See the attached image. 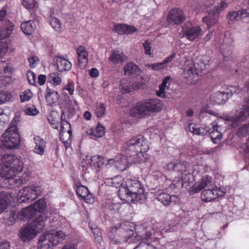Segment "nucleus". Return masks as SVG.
<instances>
[{
  "label": "nucleus",
  "mask_w": 249,
  "mask_h": 249,
  "mask_svg": "<svg viewBox=\"0 0 249 249\" xmlns=\"http://www.w3.org/2000/svg\"><path fill=\"white\" fill-rule=\"evenodd\" d=\"M2 145L8 149L16 148L19 143V136L16 125H11L2 134Z\"/></svg>",
  "instance_id": "obj_7"
},
{
  "label": "nucleus",
  "mask_w": 249,
  "mask_h": 249,
  "mask_svg": "<svg viewBox=\"0 0 249 249\" xmlns=\"http://www.w3.org/2000/svg\"><path fill=\"white\" fill-rule=\"evenodd\" d=\"M45 147L46 145H36L34 151L37 154L42 155L44 153Z\"/></svg>",
  "instance_id": "obj_48"
},
{
  "label": "nucleus",
  "mask_w": 249,
  "mask_h": 249,
  "mask_svg": "<svg viewBox=\"0 0 249 249\" xmlns=\"http://www.w3.org/2000/svg\"><path fill=\"white\" fill-rule=\"evenodd\" d=\"M52 234L56 235L57 239L59 240L61 243L65 239L66 236L65 233L61 231H56L55 230H52Z\"/></svg>",
  "instance_id": "obj_47"
},
{
  "label": "nucleus",
  "mask_w": 249,
  "mask_h": 249,
  "mask_svg": "<svg viewBox=\"0 0 249 249\" xmlns=\"http://www.w3.org/2000/svg\"><path fill=\"white\" fill-rule=\"evenodd\" d=\"M157 199L165 206L168 205L171 203L170 196L166 193H162L158 195Z\"/></svg>",
  "instance_id": "obj_34"
},
{
  "label": "nucleus",
  "mask_w": 249,
  "mask_h": 249,
  "mask_svg": "<svg viewBox=\"0 0 249 249\" xmlns=\"http://www.w3.org/2000/svg\"><path fill=\"white\" fill-rule=\"evenodd\" d=\"M62 249H76V246L73 244H68L64 246Z\"/></svg>",
  "instance_id": "obj_64"
},
{
  "label": "nucleus",
  "mask_w": 249,
  "mask_h": 249,
  "mask_svg": "<svg viewBox=\"0 0 249 249\" xmlns=\"http://www.w3.org/2000/svg\"><path fill=\"white\" fill-rule=\"evenodd\" d=\"M151 43L149 42L148 41H145V42L143 43V46L144 49L145 53L147 55L151 54Z\"/></svg>",
  "instance_id": "obj_50"
},
{
  "label": "nucleus",
  "mask_w": 249,
  "mask_h": 249,
  "mask_svg": "<svg viewBox=\"0 0 249 249\" xmlns=\"http://www.w3.org/2000/svg\"><path fill=\"white\" fill-rule=\"evenodd\" d=\"M142 85V83L140 82H134L132 84V88L135 90H137L140 89Z\"/></svg>",
  "instance_id": "obj_61"
},
{
  "label": "nucleus",
  "mask_w": 249,
  "mask_h": 249,
  "mask_svg": "<svg viewBox=\"0 0 249 249\" xmlns=\"http://www.w3.org/2000/svg\"><path fill=\"white\" fill-rule=\"evenodd\" d=\"M64 89L68 90L70 94L72 95L74 92V85L73 83L68 84L64 88Z\"/></svg>",
  "instance_id": "obj_55"
},
{
  "label": "nucleus",
  "mask_w": 249,
  "mask_h": 249,
  "mask_svg": "<svg viewBox=\"0 0 249 249\" xmlns=\"http://www.w3.org/2000/svg\"><path fill=\"white\" fill-rule=\"evenodd\" d=\"M90 160L91 161L94 162V166L96 165L99 168L104 165V160L103 157L101 156H92Z\"/></svg>",
  "instance_id": "obj_36"
},
{
  "label": "nucleus",
  "mask_w": 249,
  "mask_h": 249,
  "mask_svg": "<svg viewBox=\"0 0 249 249\" xmlns=\"http://www.w3.org/2000/svg\"><path fill=\"white\" fill-rule=\"evenodd\" d=\"M11 196L9 193L0 192V213H1L7 207L10 202Z\"/></svg>",
  "instance_id": "obj_25"
},
{
  "label": "nucleus",
  "mask_w": 249,
  "mask_h": 249,
  "mask_svg": "<svg viewBox=\"0 0 249 249\" xmlns=\"http://www.w3.org/2000/svg\"><path fill=\"white\" fill-rule=\"evenodd\" d=\"M98 133H99V136L102 137L105 134V128L100 124L98 125L95 128Z\"/></svg>",
  "instance_id": "obj_60"
},
{
  "label": "nucleus",
  "mask_w": 249,
  "mask_h": 249,
  "mask_svg": "<svg viewBox=\"0 0 249 249\" xmlns=\"http://www.w3.org/2000/svg\"><path fill=\"white\" fill-rule=\"evenodd\" d=\"M170 79V77L167 76L164 78L162 81L161 84H160L159 86V89L161 91H164L165 89V88L166 87V84L168 82Z\"/></svg>",
  "instance_id": "obj_53"
},
{
  "label": "nucleus",
  "mask_w": 249,
  "mask_h": 249,
  "mask_svg": "<svg viewBox=\"0 0 249 249\" xmlns=\"http://www.w3.org/2000/svg\"><path fill=\"white\" fill-rule=\"evenodd\" d=\"M22 4L27 9H32L35 8L36 4L35 0H22Z\"/></svg>",
  "instance_id": "obj_41"
},
{
  "label": "nucleus",
  "mask_w": 249,
  "mask_h": 249,
  "mask_svg": "<svg viewBox=\"0 0 249 249\" xmlns=\"http://www.w3.org/2000/svg\"><path fill=\"white\" fill-rule=\"evenodd\" d=\"M41 192L40 186H28L19 191L18 196L22 202L32 201L37 198Z\"/></svg>",
  "instance_id": "obj_8"
},
{
  "label": "nucleus",
  "mask_w": 249,
  "mask_h": 249,
  "mask_svg": "<svg viewBox=\"0 0 249 249\" xmlns=\"http://www.w3.org/2000/svg\"><path fill=\"white\" fill-rule=\"evenodd\" d=\"M46 80V77L45 75L41 74L38 77V83L41 86L45 84Z\"/></svg>",
  "instance_id": "obj_59"
},
{
  "label": "nucleus",
  "mask_w": 249,
  "mask_h": 249,
  "mask_svg": "<svg viewBox=\"0 0 249 249\" xmlns=\"http://www.w3.org/2000/svg\"><path fill=\"white\" fill-rule=\"evenodd\" d=\"M45 97L48 104L50 106H52L58 101L59 95L57 92L49 88H47L46 91Z\"/></svg>",
  "instance_id": "obj_24"
},
{
  "label": "nucleus",
  "mask_w": 249,
  "mask_h": 249,
  "mask_svg": "<svg viewBox=\"0 0 249 249\" xmlns=\"http://www.w3.org/2000/svg\"><path fill=\"white\" fill-rule=\"evenodd\" d=\"M89 134L92 135L96 138H100L101 136H99V133H98L97 130L95 129H91L90 130Z\"/></svg>",
  "instance_id": "obj_63"
},
{
  "label": "nucleus",
  "mask_w": 249,
  "mask_h": 249,
  "mask_svg": "<svg viewBox=\"0 0 249 249\" xmlns=\"http://www.w3.org/2000/svg\"><path fill=\"white\" fill-rule=\"evenodd\" d=\"M57 70L60 72L68 71L71 68V63L63 56H56Z\"/></svg>",
  "instance_id": "obj_20"
},
{
  "label": "nucleus",
  "mask_w": 249,
  "mask_h": 249,
  "mask_svg": "<svg viewBox=\"0 0 249 249\" xmlns=\"http://www.w3.org/2000/svg\"><path fill=\"white\" fill-rule=\"evenodd\" d=\"M245 103L243 106V110L238 113L234 117H232L230 120L234 124H237L239 122L245 120L249 116V98H246Z\"/></svg>",
  "instance_id": "obj_13"
},
{
  "label": "nucleus",
  "mask_w": 249,
  "mask_h": 249,
  "mask_svg": "<svg viewBox=\"0 0 249 249\" xmlns=\"http://www.w3.org/2000/svg\"><path fill=\"white\" fill-rule=\"evenodd\" d=\"M37 218H35L27 225L22 227L19 233V237L24 241H29L36 236L45 225L47 219L46 214H39Z\"/></svg>",
  "instance_id": "obj_5"
},
{
  "label": "nucleus",
  "mask_w": 249,
  "mask_h": 249,
  "mask_svg": "<svg viewBox=\"0 0 249 249\" xmlns=\"http://www.w3.org/2000/svg\"><path fill=\"white\" fill-rule=\"evenodd\" d=\"M76 193L78 196L81 197L86 203H90L92 199V194L88 188L84 185H80L76 189Z\"/></svg>",
  "instance_id": "obj_18"
},
{
  "label": "nucleus",
  "mask_w": 249,
  "mask_h": 249,
  "mask_svg": "<svg viewBox=\"0 0 249 249\" xmlns=\"http://www.w3.org/2000/svg\"><path fill=\"white\" fill-rule=\"evenodd\" d=\"M182 31L185 36L190 41H194L201 36V29L200 27L193 26L190 23L184 25Z\"/></svg>",
  "instance_id": "obj_12"
},
{
  "label": "nucleus",
  "mask_w": 249,
  "mask_h": 249,
  "mask_svg": "<svg viewBox=\"0 0 249 249\" xmlns=\"http://www.w3.org/2000/svg\"><path fill=\"white\" fill-rule=\"evenodd\" d=\"M249 17V13L246 9H241L238 11H232L228 13L227 18L231 21L242 20Z\"/></svg>",
  "instance_id": "obj_15"
},
{
  "label": "nucleus",
  "mask_w": 249,
  "mask_h": 249,
  "mask_svg": "<svg viewBox=\"0 0 249 249\" xmlns=\"http://www.w3.org/2000/svg\"><path fill=\"white\" fill-rule=\"evenodd\" d=\"M118 195L121 199L133 203L142 202L146 198L142 185L136 179L127 180L125 186L120 187Z\"/></svg>",
  "instance_id": "obj_3"
},
{
  "label": "nucleus",
  "mask_w": 249,
  "mask_h": 249,
  "mask_svg": "<svg viewBox=\"0 0 249 249\" xmlns=\"http://www.w3.org/2000/svg\"><path fill=\"white\" fill-rule=\"evenodd\" d=\"M191 74H198V71L196 69L195 65L193 64L184 68V75L185 78H188Z\"/></svg>",
  "instance_id": "obj_31"
},
{
  "label": "nucleus",
  "mask_w": 249,
  "mask_h": 249,
  "mask_svg": "<svg viewBox=\"0 0 249 249\" xmlns=\"http://www.w3.org/2000/svg\"><path fill=\"white\" fill-rule=\"evenodd\" d=\"M186 15L183 11L179 8L171 9L167 15L166 21L168 25H179L186 19Z\"/></svg>",
  "instance_id": "obj_11"
},
{
  "label": "nucleus",
  "mask_w": 249,
  "mask_h": 249,
  "mask_svg": "<svg viewBox=\"0 0 249 249\" xmlns=\"http://www.w3.org/2000/svg\"><path fill=\"white\" fill-rule=\"evenodd\" d=\"M189 130L194 134L197 135H204L207 133V131L203 127H198L196 124H191L189 126Z\"/></svg>",
  "instance_id": "obj_33"
},
{
  "label": "nucleus",
  "mask_w": 249,
  "mask_h": 249,
  "mask_svg": "<svg viewBox=\"0 0 249 249\" xmlns=\"http://www.w3.org/2000/svg\"><path fill=\"white\" fill-rule=\"evenodd\" d=\"M229 98L228 94L225 92H216L211 95L210 101L217 105L225 104Z\"/></svg>",
  "instance_id": "obj_17"
},
{
  "label": "nucleus",
  "mask_w": 249,
  "mask_h": 249,
  "mask_svg": "<svg viewBox=\"0 0 249 249\" xmlns=\"http://www.w3.org/2000/svg\"><path fill=\"white\" fill-rule=\"evenodd\" d=\"M28 61L30 63V66L32 67H33L36 62L38 60L36 56H32L28 59Z\"/></svg>",
  "instance_id": "obj_62"
},
{
  "label": "nucleus",
  "mask_w": 249,
  "mask_h": 249,
  "mask_svg": "<svg viewBox=\"0 0 249 249\" xmlns=\"http://www.w3.org/2000/svg\"><path fill=\"white\" fill-rule=\"evenodd\" d=\"M115 166L120 171H123L129 166L128 158L125 156L118 155L115 157Z\"/></svg>",
  "instance_id": "obj_21"
},
{
  "label": "nucleus",
  "mask_w": 249,
  "mask_h": 249,
  "mask_svg": "<svg viewBox=\"0 0 249 249\" xmlns=\"http://www.w3.org/2000/svg\"><path fill=\"white\" fill-rule=\"evenodd\" d=\"M241 89L237 86H230L228 91L226 92L228 94V96L231 97L233 94H238L241 92Z\"/></svg>",
  "instance_id": "obj_43"
},
{
  "label": "nucleus",
  "mask_w": 249,
  "mask_h": 249,
  "mask_svg": "<svg viewBox=\"0 0 249 249\" xmlns=\"http://www.w3.org/2000/svg\"><path fill=\"white\" fill-rule=\"evenodd\" d=\"M114 29L120 35L130 34L137 31L134 26L125 24L116 25L114 26Z\"/></svg>",
  "instance_id": "obj_26"
},
{
  "label": "nucleus",
  "mask_w": 249,
  "mask_h": 249,
  "mask_svg": "<svg viewBox=\"0 0 249 249\" xmlns=\"http://www.w3.org/2000/svg\"><path fill=\"white\" fill-rule=\"evenodd\" d=\"M106 107L104 104L99 103L97 105L95 113L98 117H102L105 113Z\"/></svg>",
  "instance_id": "obj_40"
},
{
  "label": "nucleus",
  "mask_w": 249,
  "mask_h": 249,
  "mask_svg": "<svg viewBox=\"0 0 249 249\" xmlns=\"http://www.w3.org/2000/svg\"><path fill=\"white\" fill-rule=\"evenodd\" d=\"M25 113L28 115H36L38 111L34 106L27 107L24 109Z\"/></svg>",
  "instance_id": "obj_45"
},
{
  "label": "nucleus",
  "mask_w": 249,
  "mask_h": 249,
  "mask_svg": "<svg viewBox=\"0 0 249 249\" xmlns=\"http://www.w3.org/2000/svg\"><path fill=\"white\" fill-rule=\"evenodd\" d=\"M129 225L130 223L128 222H123L120 224L118 231L123 233L119 238L112 237V232L110 233L109 236L113 244L127 242L129 244L136 245L133 249H157L154 244L145 242L144 239L137 234L134 235L133 231L127 228Z\"/></svg>",
  "instance_id": "obj_2"
},
{
  "label": "nucleus",
  "mask_w": 249,
  "mask_h": 249,
  "mask_svg": "<svg viewBox=\"0 0 249 249\" xmlns=\"http://www.w3.org/2000/svg\"><path fill=\"white\" fill-rule=\"evenodd\" d=\"M21 28L25 34L31 35L35 30L36 22L33 20L23 22L21 24Z\"/></svg>",
  "instance_id": "obj_29"
},
{
  "label": "nucleus",
  "mask_w": 249,
  "mask_h": 249,
  "mask_svg": "<svg viewBox=\"0 0 249 249\" xmlns=\"http://www.w3.org/2000/svg\"><path fill=\"white\" fill-rule=\"evenodd\" d=\"M89 74L91 77H97L99 75V71L96 68H92L89 71Z\"/></svg>",
  "instance_id": "obj_57"
},
{
  "label": "nucleus",
  "mask_w": 249,
  "mask_h": 249,
  "mask_svg": "<svg viewBox=\"0 0 249 249\" xmlns=\"http://www.w3.org/2000/svg\"><path fill=\"white\" fill-rule=\"evenodd\" d=\"M77 53L78 57V66L81 69H84L88 61V54L86 52L84 47L79 46L77 49Z\"/></svg>",
  "instance_id": "obj_16"
},
{
  "label": "nucleus",
  "mask_w": 249,
  "mask_h": 249,
  "mask_svg": "<svg viewBox=\"0 0 249 249\" xmlns=\"http://www.w3.org/2000/svg\"><path fill=\"white\" fill-rule=\"evenodd\" d=\"M63 114V113H62L61 115L62 123H61V132H60L61 135L62 133L63 132V130L64 129V127L65 126H68V127H69V128L71 127L70 124L67 121H65V120H63V119H62Z\"/></svg>",
  "instance_id": "obj_54"
},
{
  "label": "nucleus",
  "mask_w": 249,
  "mask_h": 249,
  "mask_svg": "<svg viewBox=\"0 0 249 249\" xmlns=\"http://www.w3.org/2000/svg\"><path fill=\"white\" fill-rule=\"evenodd\" d=\"M213 185L212 183L211 177L208 176H205L202 178L201 182L196 186L195 192L198 193L205 188L208 189Z\"/></svg>",
  "instance_id": "obj_23"
},
{
  "label": "nucleus",
  "mask_w": 249,
  "mask_h": 249,
  "mask_svg": "<svg viewBox=\"0 0 249 249\" xmlns=\"http://www.w3.org/2000/svg\"><path fill=\"white\" fill-rule=\"evenodd\" d=\"M60 139L64 143L66 149H68L70 146L71 144V138H69L68 140L65 141L64 139L61 137Z\"/></svg>",
  "instance_id": "obj_58"
},
{
  "label": "nucleus",
  "mask_w": 249,
  "mask_h": 249,
  "mask_svg": "<svg viewBox=\"0 0 249 249\" xmlns=\"http://www.w3.org/2000/svg\"><path fill=\"white\" fill-rule=\"evenodd\" d=\"M109 60L114 63L122 62L125 61L124 54L119 51H113L109 57Z\"/></svg>",
  "instance_id": "obj_30"
},
{
  "label": "nucleus",
  "mask_w": 249,
  "mask_h": 249,
  "mask_svg": "<svg viewBox=\"0 0 249 249\" xmlns=\"http://www.w3.org/2000/svg\"><path fill=\"white\" fill-rule=\"evenodd\" d=\"M0 164V176L4 179L1 182L2 187L13 188L21 180L14 178L23 169V163L13 155H4L1 158Z\"/></svg>",
  "instance_id": "obj_1"
},
{
  "label": "nucleus",
  "mask_w": 249,
  "mask_h": 249,
  "mask_svg": "<svg viewBox=\"0 0 249 249\" xmlns=\"http://www.w3.org/2000/svg\"><path fill=\"white\" fill-rule=\"evenodd\" d=\"M217 128L218 126H214L213 130L210 132L211 140L214 143H216L217 141L220 140L222 137V133L218 130Z\"/></svg>",
  "instance_id": "obj_32"
},
{
  "label": "nucleus",
  "mask_w": 249,
  "mask_h": 249,
  "mask_svg": "<svg viewBox=\"0 0 249 249\" xmlns=\"http://www.w3.org/2000/svg\"><path fill=\"white\" fill-rule=\"evenodd\" d=\"M10 244L9 242L3 241L0 242V249H10Z\"/></svg>",
  "instance_id": "obj_56"
},
{
  "label": "nucleus",
  "mask_w": 249,
  "mask_h": 249,
  "mask_svg": "<svg viewBox=\"0 0 249 249\" xmlns=\"http://www.w3.org/2000/svg\"><path fill=\"white\" fill-rule=\"evenodd\" d=\"M125 153L129 156H137L146 152L149 148L146 139L141 135L133 137L127 141L124 146Z\"/></svg>",
  "instance_id": "obj_6"
},
{
  "label": "nucleus",
  "mask_w": 249,
  "mask_h": 249,
  "mask_svg": "<svg viewBox=\"0 0 249 249\" xmlns=\"http://www.w3.org/2000/svg\"><path fill=\"white\" fill-rule=\"evenodd\" d=\"M47 233L48 234L51 235V236L53 237V238H51V241H52L53 246H56L59 243H61L59 240L57 239V235L54 234H52V230L49 231L47 232Z\"/></svg>",
  "instance_id": "obj_51"
},
{
  "label": "nucleus",
  "mask_w": 249,
  "mask_h": 249,
  "mask_svg": "<svg viewBox=\"0 0 249 249\" xmlns=\"http://www.w3.org/2000/svg\"><path fill=\"white\" fill-rule=\"evenodd\" d=\"M36 145H46V142L43 139L39 136H36L34 138Z\"/></svg>",
  "instance_id": "obj_52"
},
{
  "label": "nucleus",
  "mask_w": 249,
  "mask_h": 249,
  "mask_svg": "<svg viewBox=\"0 0 249 249\" xmlns=\"http://www.w3.org/2000/svg\"><path fill=\"white\" fill-rule=\"evenodd\" d=\"M124 70L125 74L127 75L139 74L141 72V70L138 66L132 62L127 63L124 66Z\"/></svg>",
  "instance_id": "obj_28"
},
{
  "label": "nucleus",
  "mask_w": 249,
  "mask_h": 249,
  "mask_svg": "<svg viewBox=\"0 0 249 249\" xmlns=\"http://www.w3.org/2000/svg\"><path fill=\"white\" fill-rule=\"evenodd\" d=\"M210 189L212 191V193H213V200L215 199L217 197L221 196V195L219 194V189L217 188L214 185L211 187Z\"/></svg>",
  "instance_id": "obj_49"
},
{
  "label": "nucleus",
  "mask_w": 249,
  "mask_h": 249,
  "mask_svg": "<svg viewBox=\"0 0 249 249\" xmlns=\"http://www.w3.org/2000/svg\"><path fill=\"white\" fill-rule=\"evenodd\" d=\"M186 162H180L175 163V171L177 173H181L182 174L186 172Z\"/></svg>",
  "instance_id": "obj_39"
},
{
  "label": "nucleus",
  "mask_w": 249,
  "mask_h": 249,
  "mask_svg": "<svg viewBox=\"0 0 249 249\" xmlns=\"http://www.w3.org/2000/svg\"><path fill=\"white\" fill-rule=\"evenodd\" d=\"M39 214H45V213H39L36 211L32 206H30L22 209L20 211L15 213L14 212H10V220L13 221L15 220V216L18 219L20 220H24L29 218H32L34 216L36 215L35 218H37L39 217Z\"/></svg>",
  "instance_id": "obj_9"
},
{
  "label": "nucleus",
  "mask_w": 249,
  "mask_h": 249,
  "mask_svg": "<svg viewBox=\"0 0 249 249\" xmlns=\"http://www.w3.org/2000/svg\"><path fill=\"white\" fill-rule=\"evenodd\" d=\"M32 95L33 94L30 89L25 90L20 95L21 102H24L29 101L31 99Z\"/></svg>",
  "instance_id": "obj_38"
},
{
  "label": "nucleus",
  "mask_w": 249,
  "mask_h": 249,
  "mask_svg": "<svg viewBox=\"0 0 249 249\" xmlns=\"http://www.w3.org/2000/svg\"><path fill=\"white\" fill-rule=\"evenodd\" d=\"M50 24L52 27L57 30L60 28L59 20L55 18H51L50 19Z\"/></svg>",
  "instance_id": "obj_46"
},
{
  "label": "nucleus",
  "mask_w": 249,
  "mask_h": 249,
  "mask_svg": "<svg viewBox=\"0 0 249 249\" xmlns=\"http://www.w3.org/2000/svg\"><path fill=\"white\" fill-rule=\"evenodd\" d=\"M228 6V3L224 1L220 2V6H215L213 11L209 12L208 15L202 18V21L210 28L218 22L219 13Z\"/></svg>",
  "instance_id": "obj_10"
},
{
  "label": "nucleus",
  "mask_w": 249,
  "mask_h": 249,
  "mask_svg": "<svg viewBox=\"0 0 249 249\" xmlns=\"http://www.w3.org/2000/svg\"><path fill=\"white\" fill-rule=\"evenodd\" d=\"M49 79L56 85H59L61 82V78L58 76V73H52L49 75Z\"/></svg>",
  "instance_id": "obj_42"
},
{
  "label": "nucleus",
  "mask_w": 249,
  "mask_h": 249,
  "mask_svg": "<svg viewBox=\"0 0 249 249\" xmlns=\"http://www.w3.org/2000/svg\"><path fill=\"white\" fill-rule=\"evenodd\" d=\"M175 53H174L169 57L166 58L162 62L148 64L146 65L145 66L147 68H150L153 71L160 70L166 67L167 64L173 60L175 57Z\"/></svg>",
  "instance_id": "obj_19"
},
{
  "label": "nucleus",
  "mask_w": 249,
  "mask_h": 249,
  "mask_svg": "<svg viewBox=\"0 0 249 249\" xmlns=\"http://www.w3.org/2000/svg\"><path fill=\"white\" fill-rule=\"evenodd\" d=\"M51 238L53 237L50 234H48L47 232L44 233L39 237L37 247L38 249H52L53 246Z\"/></svg>",
  "instance_id": "obj_14"
},
{
  "label": "nucleus",
  "mask_w": 249,
  "mask_h": 249,
  "mask_svg": "<svg viewBox=\"0 0 249 249\" xmlns=\"http://www.w3.org/2000/svg\"><path fill=\"white\" fill-rule=\"evenodd\" d=\"M27 78L29 81V83L32 85L36 84V76L33 71H28L26 74Z\"/></svg>",
  "instance_id": "obj_44"
},
{
  "label": "nucleus",
  "mask_w": 249,
  "mask_h": 249,
  "mask_svg": "<svg viewBox=\"0 0 249 249\" xmlns=\"http://www.w3.org/2000/svg\"><path fill=\"white\" fill-rule=\"evenodd\" d=\"M162 108L159 99H148L138 102L129 111L130 115L137 118H142L150 115L151 113L158 112Z\"/></svg>",
  "instance_id": "obj_4"
},
{
  "label": "nucleus",
  "mask_w": 249,
  "mask_h": 249,
  "mask_svg": "<svg viewBox=\"0 0 249 249\" xmlns=\"http://www.w3.org/2000/svg\"><path fill=\"white\" fill-rule=\"evenodd\" d=\"M213 195L210 188L205 189L201 193V198L202 200L205 202H209L213 200Z\"/></svg>",
  "instance_id": "obj_35"
},
{
  "label": "nucleus",
  "mask_w": 249,
  "mask_h": 249,
  "mask_svg": "<svg viewBox=\"0 0 249 249\" xmlns=\"http://www.w3.org/2000/svg\"><path fill=\"white\" fill-rule=\"evenodd\" d=\"M192 175L190 173H186L184 174V176L181 177V180H178V178L177 179H174L173 180L174 184L176 185L177 187H182L184 185H186V186L190 185V183L192 182L191 179H192Z\"/></svg>",
  "instance_id": "obj_27"
},
{
  "label": "nucleus",
  "mask_w": 249,
  "mask_h": 249,
  "mask_svg": "<svg viewBox=\"0 0 249 249\" xmlns=\"http://www.w3.org/2000/svg\"><path fill=\"white\" fill-rule=\"evenodd\" d=\"M33 207L36 210L37 212L41 213V212L45 210L46 208L45 200L41 199L38 200Z\"/></svg>",
  "instance_id": "obj_37"
},
{
  "label": "nucleus",
  "mask_w": 249,
  "mask_h": 249,
  "mask_svg": "<svg viewBox=\"0 0 249 249\" xmlns=\"http://www.w3.org/2000/svg\"><path fill=\"white\" fill-rule=\"evenodd\" d=\"M249 131V124H244L240 127L237 132L238 136L240 138H243L246 137ZM246 149H245V152L246 153L247 156L249 158V138L247 140L246 143Z\"/></svg>",
  "instance_id": "obj_22"
}]
</instances>
